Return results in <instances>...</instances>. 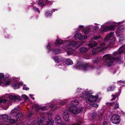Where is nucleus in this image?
Segmentation results:
<instances>
[{
    "mask_svg": "<svg viewBox=\"0 0 125 125\" xmlns=\"http://www.w3.org/2000/svg\"><path fill=\"white\" fill-rule=\"evenodd\" d=\"M124 52L125 54V45L120 48L117 52L114 53V57L110 54L104 56L103 57L104 61V64L107 66H109L115 63L116 61L119 62L121 60L120 54Z\"/></svg>",
    "mask_w": 125,
    "mask_h": 125,
    "instance_id": "1",
    "label": "nucleus"
},
{
    "mask_svg": "<svg viewBox=\"0 0 125 125\" xmlns=\"http://www.w3.org/2000/svg\"><path fill=\"white\" fill-rule=\"evenodd\" d=\"M92 92L91 91H88L86 90L84 91L82 94L83 99L84 100H88L89 101L91 102H94L96 101L98 99V96L97 94L95 96L93 95L90 96L89 94H92Z\"/></svg>",
    "mask_w": 125,
    "mask_h": 125,
    "instance_id": "2",
    "label": "nucleus"
},
{
    "mask_svg": "<svg viewBox=\"0 0 125 125\" xmlns=\"http://www.w3.org/2000/svg\"><path fill=\"white\" fill-rule=\"evenodd\" d=\"M66 45L63 48H67L66 52L68 55H70L74 51L73 49L72 48V47H77L81 45L79 42H66Z\"/></svg>",
    "mask_w": 125,
    "mask_h": 125,
    "instance_id": "3",
    "label": "nucleus"
},
{
    "mask_svg": "<svg viewBox=\"0 0 125 125\" xmlns=\"http://www.w3.org/2000/svg\"><path fill=\"white\" fill-rule=\"evenodd\" d=\"M10 83V78L9 77H4L3 73H0V85L6 86L9 85Z\"/></svg>",
    "mask_w": 125,
    "mask_h": 125,
    "instance_id": "4",
    "label": "nucleus"
},
{
    "mask_svg": "<svg viewBox=\"0 0 125 125\" xmlns=\"http://www.w3.org/2000/svg\"><path fill=\"white\" fill-rule=\"evenodd\" d=\"M111 25V26H106L104 27H103V25L101 26L102 28L101 29V32H106L108 30H111V31L114 30L115 28V27L116 26L118 25V23H115V22L109 23Z\"/></svg>",
    "mask_w": 125,
    "mask_h": 125,
    "instance_id": "5",
    "label": "nucleus"
},
{
    "mask_svg": "<svg viewBox=\"0 0 125 125\" xmlns=\"http://www.w3.org/2000/svg\"><path fill=\"white\" fill-rule=\"evenodd\" d=\"M124 29V28L123 26H121L118 28L116 31V36L119 37V41H122L125 39L123 34L122 33Z\"/></svg>",
    "mask_w": 125,
    "mask_h": 125,
    "instance_id": "6",
    "label": "nucleus"
},
{
    "mask_svg": "<svg viewBox=\"0 0 125 125\" xmlns=\"http://www.w3.org/2000/svg\"><path fill=\"white\" fill-rule=\"evenodd\" d=\"M69 110L72 114L77 115L82 111L83 110V108L82 107L77 108L75 107L70 106L69 107Z\"/></svg>",
    "mask_w": 125,
    "mask_h": 125,
    "instance_id": "7",
    "label": "nucleus"
},
{
    "mask_svg": "<svg viewBox=\"0 0 125 125\" xmlns=\"http://www.w3.org/2000/svg\"><path fill=\"white\" fill-rule=\"evenodd\" d=\"M47 48L49 51H52L53 54H58L61 52L59 49H54V47L50 43H49L48 45L47 46Z\"/></svg>",
    "mask_w": 125,
    "mask_h": 125,
    "instance_id": "8",
    "label": "nucleus"
},
{
    "mask_svg": "<svg viewBox=\"0 0 125 125\" xmlns=\"http://www.w3.org/2000/svg\"><path fill=\"white\" fill-rule=\"evenodd\" d=\"M114 34V33L113 32L109 33L106 35L104 40L106 41L110 39V41H109V42H111V44L114 43L115 39V37L113 36Z\"/></svg>",
    "mask_w": 125,
    "mask_h": 125,
    "instance_id": "9",
    "label": "nucleus"
},
{
    "mask_svg": "<svg viewBox=\"0 0 125 125\" xmlns=\"http://www.w3.org/2000/svg\"><path fill=\"white\" fill-rule=\"evenodd\" d=\"M111 122L115 124H118L120 122V116L117 115H114L111 117L110 119Z\"/></svg>",
    "mask_w": 125,
    "mask_h": 125,
    "instance_id": "10",
    "label": "nucleus"
},
{
    "mask_svg": "<svg viewBox=\"0 0 125 125\" xmlns=\"http://www.w3.org/2000/svg\"><path fill=\"white\" fill-rule=\"evenodd\" d=\"M74 38L75 39L77 38L80 40H83L84 39H87V35H82L79 32L77 33L74 36Z\"/></svg>",
    "mask_w": 125,
    "mask_h": 125,
    "instance_id": "11",
    "label": "nucleus"
},
{
    "mask_svg": "<svg viewBox=\"0 0 125 125\" xmlns=\"http://www.w3.org/2000/svg\"><path fill=\"white\" fill-rule=\"evenodd\" d=\"M8 119V116L5 115H0V125H5V124L4 125L3 124L2 121L7 122Z\"/></svg>",
    "mask_w": 125,
    "mask_h": 125,
    "instance_id": "12",
    "label": "nucleus"
},
{
    "mask_svg": "<svg viewBox=\"0 0 125 125\" xmlns=\"http://www.w3.org/2000/svg\"><path fill=\"white\" fill-rule=\"evenodd\" d=\"M13 82H15L12 85V87L15 89H18L20 85H23V83L19 82L17 79L13 80Z\"/></svg>",
    "mask_w": 125,
    "mask_h": 125,
    "instance_id": "13",
    "label": "nucleus"
},
{
    "mask_svg": "<svg viewBox=\"0 0 125 125\" xmlns=\"http://www.w3.org/2000/svg\"><path fill=\"white\" fill-rule=\"evenodd\" d=\"M77 69L82 70L84 71H86L89 69L90 68V67H89L85 65H79V64H77V66L76 67Z\"/></svg>",
    "mask_w": 125,
    "mask_h": 125,
    "instance_id": "14",
    "label": "nucleus"
},
{
    "mask_svg": "<svg viewBox=\"0 0 125 125\" xmlns=\"http://www.w3.org/2000/svg\"><path fill=\"white\" fill-rule=\"evenodd\" d=\"M70 115L69 112L67 110H65L64 112L63 115L64 120L65 121H68L69 120Z\"/></svg>",
    "mask_w": 125,
    "mask_h": 125,
    "instance_id": "15",
    "label": "nucleus"
},
{
    "mask_svg": "<svg viewBox=\"0 0 125 125\" xmlns=\"http://www.w3.org/2000/svg\"><path fill=\"white\" fill-rule=\"evenodd\" d=\"M19 110V108H15L12 110L10 114V115H11L10 117L13 118V117H14L16 115V113L18 112Z\"/></svg>",
    "mask_w": 125,
    "mask_h": 125,
    "instance_id": "16",
    "label": "nucleus"
},
{
    "mask_svg": "<svg viewBox=\"0 0 125 125\" xmlns=\"http://www.w3.org/2000/svg\"><path fill=\"white\" fill-rule=\"evenodd\" d=\"M37 3L39 5L42 6L48 3L49 2L47 0H38Z\"/></svg>",
    "mask_w": 125,
    "mask_h": 125,
    "instance_id": "17",
    "label": "nucleus"
},
{
    "mask_svg": "<svg viewBox=\"0 0 125 125\" xmlns=\"http://www.w3.org/2000/svg\"><path fill=\"white\" fill-rule=\"evenodd\" d=\"M85 91H83V90L80 88H78L76 90V91L75 93V96H77L78 95H80L81 94H82V96H81L82 98L83 99L82 97V94Z\"/></svg>",
    "mask_w": 125,
    "mask_h": 125,
    "instance_id": "18",
    "label": "nucleus"
},
{
    "mask_svg": "<svg viewBox=\"0 0 125 125\" xmlns=\"http://www.w3.org/2000/svg\"><path fill=\"white\" fill-rule=\"evenodd\" d=\"M9 98L11 100H20L21 99L20 97L18 95H10Z\"/></svg>",
    "mask_w": 125,
    "mask_h": 125,
    "instance_id": "19",
    "label": "nucleus"
},
{
    "mask_svg": "<svg viewBox=\"0 0 125 125\" xmlns=\"http://www.w3.org/2000/svg\"><path fill=\"white\" fill-rule=\"evenodd\" d=\"M71 104L72 106L75 107L79 104V102L77 100H74L72 101Z\"/></svg>",
    "mask_w": 125,
    "mask_h": 125,
    "instance_id": "20",
    "label": "nucleus"
},
{
    "mask_svg": "<svg viewBox=\"0 0 125 125\" xmlns=\"http://www.w3.org/2000/svg\"><path fill=\"white\" fill-rule=\"evenodd\" d=\"M97 43L93 41L91 42L90 43L88 44V45L89 48H91L92 47L96 45Z\"/></svg>",
    "mask_w": 125,
    "mask_h": 125,
    "instance_id": "21",
    "label": "nucleus"
},
{
    "mask_svg": "<svg viewBox=\"0 0 125 125\" xmlns=\"http://www.w3.org/2000/svg\"><path fill=\"white\" fill-rule=\"evenodd\" d=\"M44 118L42 117H41L39 118L38 121L37 122V125H42V123L44 120Z\"/></svg>",
    "mask_w": 125,
    "mask_h": 125,
    "instance_id": "22",
    "label": "nucleus"
},
{
    "mask_svg": "<svg viewBox=\"0 0 125 125\" xmlns=\"http://www.w3.org/2000/svg\"><path fill=\"white\" fill-rule=\"evenodd\" d=\"M55 121L57 124L61 123V120L60 117L58 115H57L55 117Z\"/></svg>",
    "mask_w": 125,
    "mask_h": 125,
    "instance_id": "23",
    "label": "nucleus"
},
{
    "mask_svg": "<svg viewBox=\"0 0 125 125\" xmlns=\"http://www.w3.org/2000/svg\"><path fill=\"white\" fill-rule=\"evenodd\" d=\"M80 51L82 53H86L88 51V49L86 47H81L80 49Z\"/></svg>",
    "mask_w": 125,
    "mask_h": 125,
    "instance_id": "24",
    "label": "nucleus"
},
{
    "mask_svg": "<svg viewBox=\"0 0 125 125\" xmlns=\"http://www.w3.org/2000/svg\"><path fill=\"white\" fill-rule=\"evenodd\" d=\"M22 117V113H19L17 114V115H16L13 117V118H15L17 120L20 117Z\"/></svg>",
    "mask_w": 125,
    "mask_h": 125,
    "instance_id": "25",
    "label": "nucleus"
},
{
    "mask_svg": "<svg viewBox=\"0 0 125 125\" xmlns=\"http://www.w3.org/2000/svg\"><path fill=\"white\" fill-rule=\"evenodd\" d=\"M7 101L5 99H0V104L1 105H4V106L6 105V103Z\"/></svg>",
    "mask_w": 125,
    "mask_h": 125,
    "instance_id": "26",
    "label": "nucleus"
},
{
    "mask_svg": "<svg viewBox=\"0 0 125 125\" xmlns=\"http://www.w3.org/2000/svg\"><path fill=\"white\" fill-rule=\"evenodd\" d=\"M48 119V120L47 121V123L46 125H53L54 123V121L53 120L50 119H49L47 118Z\"/></svg>",
    "mask_w": 125,
    "mask_h": 125,
    "instance_id": "27",
    "label": "nucleus"
},
{
    "mask_svg": "<svg viewBox=\"0 0 125 125\" xmlns=\"http://www.w3.org/2000/svg\"><path fill=\"white\" fill-rule=\"evenodd\" d=\"M66 64L68 65H72L73 64V62L69 59H66L65 61Z\"/></svg>",
    "mask_w": 125,
    "mask_h": 125,
    "instance_id": "28",
    "label": "nucleus"
},
{
    "mask_svg": "<svg viewBox=\"0 0 125 125\" xmlns=\"http://www.w3.org/2000/svg\"><path fill=\"white\" fill-rule=\"evenodd\" d=\"M100 48H97L96 49L95 48H93L92 50V53L93 54H94L97 53L100 50Z\"/></svg>",
    "mask_w": 125,
    "mask_h": 125,
    "instance_id": "29",
    "label": "nucleus"
},
{
    "mask_svg": "<svg viewBox=\"0 0 125 125\" xmlns=\"http://www.w3.org/2000/svg\"><path fill=\"white\" fill-rule=\"evenodd\" d=\"M110 104H111V105H112V106L114 107V109H115L119 107V105L118 104L116 103L115 104H114V103H110Z\"/></svg>",
    "mask_w": 125,
    "mask_h": 125,
    "instance_id": "30",
    "label": "nucleus"
},
{
    "mask_svg": "<svg viewBox=\"0 0 125 125\" xmlns=\"http://www.w3.org/2000/svg\"><path fill=\"white\" fill-rule=\"evenodd\" d=\"M62 42V41L60 40L57 39L55 43L56 45L61 44Z\"/></svg>",
    "mask_w": 125,
    "mask_h": 125,
    "instance_id": "31",
    "label": "nucleus"
},
{
    "mask_svg": "<svg viewBox=\"0 0 125 125\" xmlns=\"http://www.w3.org/2000/svg\"><path fill=\"white\" fill-rule=\"evenodd\" d=\"M83 31L85 34L86 35L89 33L90 32V29L89 28L84 29H83Z\"/></svg>",
    "mask_w": 125,
    "mask_h": 125,
    "instance_id": "32",
    "label": "nucleus"
},
{
    "mask_svg": "<svg viewBox=\"0 0 125 125\" xmlns=\"http://www.w3.org/2000/svg\"><path fill=\"white\" fill-rule=\"evenodd\" d=\"M53 60L55 61V62L57 63H59L60 62V63H63V61H60L59 60L58 58L57 57H55L53 58Z\"/></svg>",
    "mask_w": 125,
    "mask_h": 125,
    "instance_id": "33",
    "label": "nucleus"
},
{
    "mask_svg": "<svg viewBox=\"0 0 125 125\" xmlns=\"http://www.w3.org/2000/svg\"><path fill=\"white\" fill-rule=\"evenodd\" d=\"M15 119H8L7 122H9V123H12L14 122H16L17 120L15 118H14Z\"/></svg>",
    "mask_w": 125,
    "mask_h": 125,
    "instance_id": "34",
    "label": "nucleus"
},
{
    "mask_svg": "<svg viewBox=\"0 0 125 125\" xmlns=\"http://www.w3.org/2000/svg\"><path fill=\"white\" fill-rule=\"evenodd\" d=\"M96 116V113L95 112H94L92 113L90 115L92 119H93Z\"/></svg>",
    "mask_w": 125,
    "mask_h": 125,
    "instance_id": "35",
    "label": "nucleus"
},
{
    "mask_svg": "<svg viewBox=\"0 0 125 125\" xmlns=\"http://www.w3.org/2000/svg\"><path fill=\"white\" fill-rule=\"evenodd\" d=\"M115 87L114 86H112L108 88L107 89V91L109 92V91H112L114 89Z\"/></svg>",
    "mask_w": 125,
    "mask_h": 125,
    "instance_id": "36",
    "label": "nucleus"
},
{
    "mask_svg": "<svg viewBox=\"0 0 125 125\" xmlns=\"http://www.w3.org/2000/svg\"><path fill=\"white\" fill-rule=\"evenodd\" d=\"M77 121V122H76L74 124H72L71 125H80V124L82 123V122L79 120Z\"/></svg>",
    "mask_w": 125,
    "mask_h": 125,
    "instance_id": "37",
    "label": "nucleus"
},
{
    "mask_svg": "<svg viewBox=\"0 0 125 125\" xmlns=\"http://www.w3.org/2000/svg\"><path fill=\"white\" fill-rule=\"evenodd\" d=\"M22 97L25 100H27L29 99L28 97L25 94H23L22 95Z\"/></svg>",
    "mask_w": 125,
    "mask_h": 125,
    "instance_id": "38",
    "label": "nucleus"
},
{
    "mask_svg": "<svg viewBox=\"0 0 125 125\" xmlns=\"http://www.w3.org/2000/svg\"><path fill=\"white\" fill-rule=\"evenodd\" d=\"M118 83H120V85H124L125 83V82L121 81H118Z\"/></svg>",
    "mask_w": 125,
    "mask_h": 125,
    "instance_id": "39",
    "label": "nucleus"
},
{
    "mask_svg": "<svg viewBox=\"0 0 125 125\" xmlns=\"http://www.w3.org/2000/svg\"><path fill=\"white\" fill-rule=\"evenodd\" d=\"M91 105L92 106L95 108H97L98 106V104L94 103H93L91 104Z\"/></svg>",
    "mask_w": 125,
    "mask_h": 125,
    "instance_id": "40",
    "label": "nucleus"
},
{
    "mask_svg": "<svg viewBox=\"0 0 125 125\" xmlns=\"http://www.w3.org/2000/svg\"><path fill=\"white\" fill-rule=\"evenodd\" d=\"M104 117V116H103L102 114H101L99 116V120H101Z\"/></svg>",
    "mask_w": 125,
    "mask_h": 125,
    "instance_id": "41",
    "label": "nucleus"
},
{
    "mask_svg": "<svg viewBox=\"0 0 125 125\" xmlns=\"http://www.w3.org/2000/svg\"><path fill=\"white\" fill-rule=\"evenodd\" d=\"M52 13V12L50 13V12H48L46 13H45V15L46 16H50L51 15V14Z\"/></svg>",
    "mask_w": 125,
    "mask_h": 125,
    "instance_id": "42",
    "label": "nucleus"
},
{
    "mask_svg": "<svg viewBox=\"0 0 125 125\" xmlns=\"http://www.w3.org/2000/svg\"><path fill=\"white\" fill-rule=\"evenodd\" d=\"M22 86H23L22 85ZM23 89L24 90H27L29 89V88L26 87L25 85H24L23 87Z\"/></svg>",
    "mask_w": 125,
    "mask_h": 125,
    "instance_id": "43",
    "label": "nucleus"
},
{
    "mask_svg": "<svg viewBox=\"0 0 125 125\" xmlns=\"http://www.w3.org/2000/svg\"><path fill=\"white\" fill-rule=\"evenodd\" d=\"M33 9L34 10L36 11H37L38 12H40V11L39 10V9L37 7H34L33 8Z\"/></svg>",
    "mask_w": 125,
    "mask_h": 125,
    "instance_id": "44",
    "label": "nucleus"
},
{
    "mask_svg": "<svg viewBox=\"0 0 125 125\" xmlns=\"http://www.w3.org/2000/svg\"><path fill=\"white\" fill-rule=\"evenodd\" d=\"M104 115H105L107 117H108L109 116V112H108L107 113H106V112H105L104 113Z\"/></svg>",
    "mask_w": 125,
    "mask_h": 125,
    "instance_id": "45",
    "label": "nucleus"
},
{
    "mask_svg": "<svg viewBox=\"0 0 125 125\" xmlns=\"http://www.w3.org/2000/svg\"><path fill=\"white\" fill-rule=\"evenodd\" d=\"M98 59H95L94 60V63H96V64L98 63Z\"/></svg>",
    "mask_w": 125,
    "mask_h": 125,
    "instance_id": "46",
    "label": "nucleus"
},
{
    "mask_svg": "<svg viewBox=\"0 0 125 125\" xmlns=\"http://www.w3.org/2000/svg\"><path fill=\"white\" fill-rule=\"evenodd\" d=\"M66 103L64 101H63L60 103V104L62 105H63L65 104Z\"/></svg>",
    "mask_w": 125,
    "mask_h": 125,
    "instance_id": "47",
    "label": "nucleus"
},
{
    "mask_svg": "<svg viewBox=\"0 0 125 125\" xmlns=\"http://www.w3.org/2000/svg\"><path fill=\"white\" fill-rule=\"evenodd\" d=\"M100 37V36H96L94 38V39L95 40H97V39H99Z\"/></svg>",
    "mask_w": 125,
    "mask_h": 125,
    "instance_id": "48",
    "label": "nucleus"
},
{
    "mask_svg": "<svg viewBox=\"0 0 125 125\" xmlns=\"http://www.w3.org/2000/svg\"><path fill=\"white\" fill-rule=\"evenodd\" d=\"M113 99H111V100H114L115 99L116 97H117V96L115 95H113Z\"/></svg>",
    "mask_w": 125,
    "mask_h": 125,
    "instance_id": "49",
    "label": "nucleus"
},
{
    "mask_svg": "<svg viewBox=\"0 0 125 125\" xmlns=\"http://www.w3.org/2000/svg\"><path fill=\"white\" fill-rule=\"evenodd\" d=\"M100 45L102 46H103L105 45V44L104 43L101 42L100 43Z\"/></svg>",
    "mask_w": 125,
    "mask_h": 125,
    "instance_id": "50",
    "label": "nucleus"
},
{
    "mask_svg": "<svg viewBox=\"0 0 125 125\" xmlns=\"http://www.w3.org/2000/svg\"><path fill=\"white\" fill-rule=\"evenodd\" d=\"M30 96L31 97V98L33 100H34V97H32L33 95L30 94Z\"/></svg>",
    "mask_w": 125,
    "mask_h": 125,
    "instance_id": "51",
    "label": "nucleus"
},
{
    "mask_svg": "<svg viewBox=\"0 0 125 125\" xmlns=\"http://www.w3.org/2000/svg\"><path fill=\"white\" fill-rule=\"evenodd\" d=\"M103 125H107V122L106 121H104L103 122Z\"/></svg>",
    "mask_w": 125,
    "mask_h": 125,
    "instance_id": "52",
    "label": "nucleus"
},
{
    "mask_svg": "<svg viewBox=\"0 0 125 125\" xmlns=\"http://www.w3.org/2000/svg\"><path fill=\"white\" fill-rule=\"evenodd\" d=\"M34 106L35 107H39V105L38 104H35Z\"/></svg>",
    "mask_w": 125,
    "mask_h": 125,
    "instance_id": "53",
    "label": "nucleus"
},
{
    "mask_svg": "<svg viewBox=\"0 0 125 125\" xmlns=\"http://www.w3.org/2000/svg\"><path fill=\"white\" fill-rule=\"evenodd\" d=\"M95 29L97 30L99 28V27L97 25L95 27Z\"/></svg>",
    "mask_w": 125,
    "mask_h": 125,
    "instance_id": "54",
    "label": "nucleus"
},
{
    "mask_svg": "<svg viewBox=\"0 0 125 125\" xmlns=\"http://www.w3.org/2000/svg\"><path fill=\"white\" fill-rule=\"evenodd\" d=\"M84 26H83L80 25L79 26V27L80 28H83L84 27Z\"/></svg>",
    "mask_w": 125,
    "mask_h": 125,
    "instance_id": "55",
    "label": "nucleus"
},
{
    "mask_svg": "<svg viewBox=\"0 0 125 125\" xmlns=\"http://www.w3.org/2000/svg\"><path fill=\"white\" fill-rule=\"evenodd\" d=\"M35 122H33L32 124H31V125H35Z\"/></svg>",
    "mask_w": 125,
    "mask_h": 125,
    "instance_id": "56",
    "label": "nucleus"
},
{
    "mask_svg": "<svg viewBox=\"0 0 125 125\" xmlns=\"http://www.w3.org/2000/svg\"><path fill=\"white\" fill-rule=\"evenodd\" d=\"M54 106V104H52L50 105V107H53Z\"/></svg>",
    "mask_w": 125,
    "mask_h": 125,
    "instance_id": "57",
    "label": "nucleus"
},
{
    "mask_svg": "<svg viewBox=\"0 0 125 125\" xmlns=\"http://www.w3.org/2000/svg\"><path fill=\"white\" fill-rule=\"evenodd\" d=\"M32 114L31 113H30L29 114V116L30 115Z\"/></svg>",
    "mask_w": 125,
    "mask_h": 125,
    "instance_id": "58",
    "label": "nucleus"
},
{
    "mask_svg": "<svg viewBox=\"0 0 125 125\" xmlns=\"http://www.w3.org/2000/svg\"><path fill=\"white\" fill-rule=\"evenodd\" d=\"M61 125H65L64 124H62Z\"/></svg>",
    "mask_w": 125,
    "mask_h": 125,
    "instance_id": "59",
    "label": "nucleus"
},
{
    "mask_svg": "<svg viewBox=\"0 0 125 125\" xmlns=\"http://www.w3.org/2000/svg\"><path fill=\"white\" fill-rule=\"evenodd\" d=\"M86 58V59H89L90 58Z\"/></svg>",
    "mask_w": 125,
    "mask_h": 125,
    "instance_id": "60",
    "label": "nucleus"
},
{
    "mask_svg": "<svg viewBox=\"0 0 125 125\" xmlns=\"http://www.w3.org/2000/svg\"><path fill=\"white\" fill-rule=\"evenodd\" d=\"M47 118H48H48V117H47V119H46V120H47H47H48L47 121H48V119H47Z\"/></svg>",
    "mask_w": 125,
    "mask_h": 125,
    "instance_id": "61",
    "label": "nucleus"
}]
</instances>
